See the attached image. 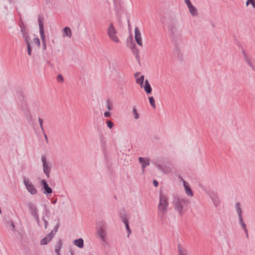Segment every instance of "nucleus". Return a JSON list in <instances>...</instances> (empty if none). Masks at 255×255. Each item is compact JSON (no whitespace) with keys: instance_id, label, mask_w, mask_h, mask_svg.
<instances>
[{"instance_id":"nucleus-1","label":"nucleus","mask_w":255,"mask_h":255,"mask_svg":"<svg viewBox=\"0 0 255 255\" xmlns=\"http://www.w3.org/2000/svg\"><path fill=\"white\" fill-rule=\"evenodd\" d=\"M167 28L176 50L179 52V45L182 42V29L177 20L174 18H169L167 23Z\"/></svg>"},{"instance_id":"nucleus-2","label":"nucleus","mask_w":255,"mask_h":255,"mask_svg":"<svg viewBox=\"0 0 255 255\" xmlns=\"http://www.w3.org/2000/svg\"><path fill=\"white\" fill-rule=\"evenodd\" d=\"M172 197V204L173 205L174 210L179 213L180 216H182L186 207L190 203L189 200L185 197L175 193L173 194Z\"/></svg>"},{"instance_id":"nucleus-3","label":"nucleus","mask_w":255,"mask_h":255,"mask_svg":"<svg viewBox=\"0 0 255 255\" xmlns=\"http://www.w3.org/2000/svg\"><path fill=\"white\" fill-rule=\"evenodd\" d=\"M168 202L167 197L163 195L161 192L159 193V202L158 205V209L162 214H165L167 212Z\"/></svg>"},{"instance_id":"nucleus-4","label":"nucleus","mask_w":255,"mask_h":255,"mask_svg":"<svg viewBox=\"0 0 255 255\" xmlns=\"http://www.w3.org/2000/svg\"><path fill=\"white\" fill-rule=\"evenodd\" d=\"M106 223L103 221H100L97 223V233L102 241H105Z\"/></svg>"},{"instance_id":"nucleus-5","label":"nucleus","mask_w":255,"mask_h":255,"mask_svg":"<svg viewBox=\"0 0 255 255\" xmlns=\"http://www.w3.org/2000/svg\"><path fill=\"white\" fill-rule=\"evenodd\" d=\"M41 162L42 163L43 172L46 176L49 178L51 170V165L50 162L47 161V156L46 155H42Z\"/></svg>"},{"instance_id":"nucleus-6","label":"nucleus","mask_w":255,"mask_h":255,"mask_svg":"<svg viewBox=\"0 0 255 255\" xmlns=\"http://www.w3.org/2000/svg\"><path fill=\"white\" fill-rule=\"evenodd\" d=\"M23 184L25 186L26 189L31 195H35L37 193V190L31 182L29 181L28 178L26 177H23Z\"/></svg>"},{"instance_id":"nucleus-7","label":"nucleus","mask_w":255,"mask_h":255,"mask_svg":"<svg viewBox=\"0 0 255 255\" xmlns=\"http://www.w3.org/2000/svg\"><path fill=\"white\" fill-rule=\"evenodd\" d=\"M117 30L115 28L114 25L111 23L108 29V34L110 39L116 43H119L120 40L118 37L116 35Z\"/></svg>"},{"instance_id":"nucleus-8","label":"nucleus","mask_w":255,"mask_h":255,"mask_svg":"<svg viewBox=\"0 0 255 255\" xmlns=\"http://www.w3.org/2000/svg\"><path fill=\"white\" fill-rule=\"evenodd\" d=\"M204 190L206 191L208 195L212 201L215 207L218 206L220 203V201L218 194L213 191L210 190L207 191L205 189H204Z\"/></svg>"},{"instance_id":"nucleus-9","label":"nucleus","mask_w":255,"mask_h":255,"mask_svg":"<svg viewBox=\"0 0 255 255\" xmlns=\"http://www.w3.org/2000/svg\"><path fill=\"white\" fill-rule=\"evenodd\" d=\"M127 45L129 47L131 50H133V53L135 55L136 58L138 56V51L135 49L136 44L134 43L132 35H130L127 39Z\"/></svg>"},{"instance_id":"nucleus-10","label":"nucleus","mask_w":255,"mask_h":255,"mask_svg":"<svg viewBox=\"0 0 255 255\" xmlns=\"http://www.w3.org/2000/svg\"><path fill=\"white\" fill-rule=\"evenodd\" d=\"M21 108L22 111L23 112L24 114L26 116L28 121L31 120V114H30V111L28 109L27 104L26 102L23 101L21 103Z\"/></svg>"},{"instance_id":"nucleus-11","label":"nucleus","mask_w":255,"mask_h":255,"mask_svg":"<svg viewBox=\"0 0 255 255\" xmlns=\"http://www.w3.org/2000/svg\"><path fill=\"white\" fill-rule=\"evenodd\" d=\"M134 37L135 40L138 45H142L141 33L137 27H135L134 29Z\"/></svg>"},{"instance_id":"nucleus-12","label":"nucleus","mask_w":255,"mask_h":255,"mask_svg":"<svg viewBox=\"0 0 255 255\" xmlns=\"http://www.w3.org/2000/svg\"><path fill=\"white\" fill-rule=\"evenodd\" d=\"M138 161L140 163L142 164L141 168L142 171L143 172L144 171L145 168L149 165V159L148 158H144L139 157L138 159Z\"/></svg>"},{"instance_id":"nucleus-13","label":"nucleus","mask_w":255,"mask_h":255,"mask_svg":"<svg viewBox=\"0 0 255 255\" xmlns=\"http://www.w3.org/2000/svg\"><path fill=\"white\" fill-rule=\"evenodd\" d=\"M44 18L42 15H38V25L39 28V33L40 34H44V23H43Z\"/></svg>"},{"instance_id":"nucleus-14","label":"nucleus","mask_w":255,"mask_h":255,"mask_svg":"<svg viewBox=\"0 0 255 255\" xmlns=\"http://www.w3.org/2000/svg\"><path fill=\"white\" fill-rule=\"evenodd\" d=\"M27 206L29 208L32 216L38 214L37 208L33 203L28 202V203H27Z\"/></svg>"},{"instance_id":"nucleus-15","label":"nucleus","mask_w":255,"mask_h":255,"mask_svg":"<svg viewBox=\"0 0 255 255\" xmlns=\"http://www.w3.org/2000/svg\"><path fill=\"white\" fill-rule=\"evenodd\" d=\"M183 185L187 195L190 196H193V193L192 190L190 188V186L189 185L188 183L185 180H183Z\"/></svg>"},{"instance_id":"nucleus-16","label":"nucleus","mask_w":255,"mask_h":255,"mask_svg":"<svg viewBox=\"0 0 255 255\" xmlns=\"http://www.w3.org/2000/svg\"><path fill=\"white\" fill-rule=\"evenodd\" d=\"M144 90L147 94H150L152 92V88L147 79L144 81V85L143 86Z\"/></svg>"},{"instance_id":"nucleus-17","label":"nucleus","mask_w":255,"mask_h":255,"mask_svg":"<svg viewBox=\"0 0 255 255\" xmlns=\"http://www.w3.org/2000/svg\"><path fill=\"white\" fill-rule=\"evenodd\" d=\"M73 244L79 248H83L84 247V240L82 238L75 240Z\"/></svg>"},{"instance_id":"nucleus-18","label":"nucleus","mask_w":255,"mask_h":255,"mask_svg":"<svg viewBox=\"0 0 255 255\" xmlns=\"http://www.w3.org/2000/svg\"><path fill=\"white\" fill-rule=\"evenodd\" d=\"M63 245V242L61 239H59L55 247V252L57 254H60L61 249Z\"/></svg>"},{"instance_id":"nucleus-19","label":"nucleus","mask_w":255,"mask_h":255,"mask_svg":"<svg viewBox=\"0 0 255 255\" xmlns=\"http://www.w3.org/2000/svg\"><path fill=\"white\" fill-rule=\"evenodd\" d=\"M190 13L191 14L192 16H197L198 14V11L197 8L194 6L193 5H191L189 7H188Z\"/></svg>"},{"instance_id":"nucleus-20","label":"nucleus","mask_w":255,"mask_h":255,"mask_svg":"<svg viewBox=\"0 0 255 255\" xmlns=\"http://www.w3.org/2000/svg\"><path fill=\"white\" fill-rule=\"evenodd\" d=\"M236 209L237 212V214L239 216V219L243 218L242 217V210L241 208L240 203L239 202H237L236 204Z\"/></svg>"},{"instance_id":"nucleus-21","label":"nucleus","mask_w":255,"mask_h":255,"mask_svg":"<svg viewBox=\"0 0 255 255\" xmlns=\"http://www.w3.org/2000/svg\"><path fill=\"white\" fill-rule=\"evenodd\" d=\"M63 36L65 37H68L69 38H70L72 36V33L71 29L69 27H65L63 29Z\"/></svg>"},{"instance_id":"nucleus-22","label":"nucleus","mask_w":255,"mask_h":255,"mask_svg":"<svg viewBox=\"0 0 255 255\" xmlns=\"http://www.w3.org/2000/svg\"><path fill=\"white\" fill-rule=\"evenodd\" d=\"M40 35L42 41V49L43 50H45L46 49L45 35V34H40Z\"/></svg>"},{"instance_id":"nucleus-23","label":"nucleus","mask_w":255,"mask_h":255,"mask_svg":"<svg viewBox=\"0 0 255 255\" xmlns=\"http://www.w3.org/2000/svg\"><path fill=\"white\" fill-rule=\"evenodd\" d=\"M179 255H187V251L180 244L177 246Z\"/></svg>"},{"instance_id":"nucleus-24","label":"nucleus","mask_w":255,"mask_h":255,"mask_svg":"<svg viewBox=\"0 0 255 255\" xmlns=\"http://www.w3.org/2000/svg\"><path fill=\"white\" fill-rule=\"evenodd\" d=\"M43 192L47 196H48L49 194L52 193V189L51 187H49V186H47L43 189Z\"/></svg>"},{"instance_id":"nucleus-25","label":"nucleus","mask_w":255,"mask_h":255,"mask_svg":"<svg viewBox=\"0 0 255 255\" xmlns=\"http://www.w3.org/2000/svg\"><path fill=\"white\" fill-rule=\"evenodd\" d=\"M245 61L248 64V65L250 66V67L254 70L255 71V67L253 65L252 61L251 59L249 58L248 57H246L245 58Z\"/></svg>"},{"instance_id":"nucleus-26","label":"nucleus","mask_w":255,"mask_h":255,"mask_svg":"<svg viewBox=\"0 0 255 255\" xmlns=\"http://www.w3.org/2000/svg\"><path fill=\"white\" fill-rule=\"evenodd\" d=\"M144 76L143 75H141L139 78H137L136 80V82L139 84L140 87H142L144 82Z\"/></svg>"},{"instance_id":"nucleus-27","label":"nucleus","mask_w":255,"mask_h":255,"mask_svg":"<svg viewBox=\"0 0 255 255\" xmlns=\"http://www.w3.org/2000/svg\"><path fill=\"white\" fill-rule=\"evenodd\" d=\"M114 3L116 10L119 11L122 8L121 3L120 2L117 1L116 0H114Z\"/></svg>"},{"instance_id":"nucleus-28","label":"nucleus","mask_w":255,"mask_h":255,"mask_svg":"<svg viewBox=\"0 0 255 255\" xmlns=\"http://www.w3.org/2000/svg\"><path fill=\"white\" fill-rule=\"evenodd\" d=\"M239 223L242 227L244 232H247V230H248L247 228L246 224L243 221V218L239 219Z\"/></svg>"},{"instance_id":"nucleus-29","label":"nucleus","mask_w":255,"mask_h":255,"mask_svg":"<svg viewBox=\"0 0 255 255\" xmlns=\"http://www.w3.org/2000/svg\"><path fill=\"white\" fill-rule=\"evenodd\" d=\"M148 100L150 103V105L154 108H155V100L153 97H148Z\"/></svg>"},{"instance_id":"nucleus-30","label":"nucleus","mask_w":255,"mask_h":255,"mask_svg":"<svg viewBox=\"0 0 255 255\" xmlns=\"http://www.w3.org/2000/svg\"><path fill=\"white\" fill-rule=\"evenodd\" d=\"M20 28H21L20 31H21V34H22L23 38L29 35L28 33L26 31L24 27H22L20 26Z\"/></svg>"},{"instance_id":"nucleus-31","label":"nucleus","mask_w":255,"mask_h":255,"mask_svg":"<svg viewBox=\"0 0 255 255\" xmlns=\"http://www.w3.org/2000/svg\"><path fill=\"white\" fill-rule=\"evenodd\" d=\"M132 114L135 119L137 120L139 118V115L135 107H134L132 109Z\"/></svg>"},{"instance_id":"nucleus-32","label":"nucleus","mask_w":255,"mask_h":255,"mask_svg":"<svg viewBox=\"0 0 255 255\" xmlns=\"http://www.w3.org/2000/svg\"><path fill=\"white\" fill-rule=\"evenodd\" d=\"M246 4L247 6L251 4L253 7L255 8V0H247Z\"/></svg>"},{"instance_id":"nucleus-33","label":"nucleus","mask_w":255,"mask_h":255,"mask_svg":"<svg viewBox=\"0 0 255 255\" xmlns=\"http://www.w3.org/2000/svg\"><path fill=\"white\" fill-rule=\"evenodd\" d=\"M121 218L122 219V222L125 224L128 223V219L127 217V215L126 214H124L121 216Z\"/></svg>"},{"instance_id":"nucleus-34","label":"nucleus","mask_w":255,"mask_h":255,"mask_svg":"<svg viewBox=\"0 0 255 255\" xmlns=\"http://www.w3.org/2000/svg\"><path fill=\"white\" fill-rule=\"evenodd\" d=\"M54 235H55L53 234V232H50L49 234L47 235V236L45 237L50 242L52 239Z\"/></svg>"},{"instance_id":"nucleus-35","label":"nucleus","mask_w":255,"mask_h":255,"mask_svg":"<svg viewBox=\"0 0 255 255\" xmlns=\"http://www.w3.org/2000/svg\"><path fill=\"white\" fill-rule=\"evenodd\" d=\"M40 185L42 186V189L48 186L47 181L45 179H42L40 181Z\"/></svg>"},{"instance_id":"nucleus-36","label":"nucleus","mask_w":255,"mask_h":255,"mask_svg":"<svg viewBox=\"0 0 255 255\" xmlns=\"http://www.w3.org/2000/svg\"><path fill=\"white\" fill-rule=\"evenodd\" d=\"M59 226H60V224L59 222H58L57 224L54 227V229L52 230L51 232H53V234L55 235L57 232L59 228Z\"/></svg>"},{"instance_id":"nucleus-37","label":"nucleus","mask_w":255,"mask_h":255,"mask_svg":"<svg viewBox=\"0 0 255 255\" xmlns=\"http://www.w3.org/2000/svg\"><path fill=\"white\" fill-rule=\"evenodd\" d=\"M107 107L109 111H111L113 109L112 105L111 104V101L109 99L107 100Z\"/></svg>"},{"instance_id":"nucleus-38","label":"nucleus","mask_w":255,"mask_h":255,"mask_svg":"<svg viewBox=\"0 0 255 255\" xmlns=\"http://www.w3.org/2000/svg\"><path fill=\"white\" fill-rule=\"evenodd\" d=\"M7 224L11 228V230L13 232L15 231V225L14 223L12 221L8 222Z\"/></svg>"},{"instance_id":"nucleus-39","label":"nucleus","mask_w":255,"mask_h":255,"mask_svg":"<svg viewBox=\"0 0 255 255\" xmlns=\"http://www.w3.org/2000/svg\"><path fill=\"white\" fill-rule=\"evenodd\" d=\"M48 242H49V241L47 240V239L46 237H44L41 240L40 245H47Z\"/></svg>"},{"instance_id":"nucleus-40","label":"nucleus","mask_w":255,"mask_h":255,"mask_svg":"<svg viewBox=\"0 0 255 255\" xmlns=\"http://www.w3.org/2000/svg\"><path fill=\"white\" fill-rule=\"evenodd\" d=\"M33 42L34 44L37 45V46L38 47L40 46V40L38 38H37V37L34 38L33 40Z\"/></svg>"},{"instance_id":"nucleus-41","label":"nucleus","mask_w":255,"mask_h":255,"mask_svg":"<svg viewBox=\"0 0 255 255\" xmlns=\"http://www.w3.org/2000/svg\"><path fill=\"white\" fill-rule=\"evenodd\" d=\"M23 38L24 39V41H25L26 45L31 44H30L31 39H30L29 35H28V36H27L26 37H23Z\"/></svg>"},{"instance_id":"nucleus-42","label":"nucleus","mask_w":255,"mask_h":255,"mask_svg":"<svg viewBox=\"0 0 255 255\" xmlns=\"http://www.w3.org/2000/svg\"><path fill=\"white\" fill-rule=\"evenodd\" d=\"M107 124L108 127L110 129L112 128L114 126V124L111 121H107Z\"/></svg>"},{"instance_id":"nucleus-43","label":"nucleus","mask_w":255,"mask_h":255,"mask_svg":"<svg viewBox=\"0 0 255 255\" xmlns=\"http://www.w3.org/2000/svg\"><path fill=\"white\" fill-rule=\"evenodd\" d=\"M27 53L29 55H31L32 53V47L31 46V44L27 45Z\"/></svg>"},{"instance_id":"nucleus-44","label":"nucleus","mask_w":255,"mask_h":255,"mask_svg":"<svg viewBox=\"0 0 255 255\" xmlns=\"http://www.w3.org/2000/svg\"><path fill=\"white\" fill-rule=\"evenodd\" d=\"M57 80L59 82H63L64 81V78L61 74H59L57 76Z\"/></svg>"},{"instance_id":"nucleus-45","label":"nucleus","mask_w":255,"mask_h":255,"mask_svg":"<svg viewBox=\"0 0 255 255\" xmlns=\"http://www.w3.org/2000/svg\"><path fill=\"white\" fill-rule=\"evenodd\" d=\"M125 226H126V229L128 231V237L129 236V235L131 233V231L129 228V223H128L127 224H125Z\"/></svg>"},{"instance_id":"nucleus-46","label":"nucleus","mask_w":255,"mask_h":255,"mask_svg":"<svg viewBox=\"0 0 255 255\" xmlns=\"http://www.w3.org/2000/svg\"><path fill=\"white\" fill-rule=\"evenodd\" d=\"M38 121H39V123L40 127L42 130L43 131H44V129H43V120L42 119H41L40 118H38Z\"/></svg>"},{"instance_id":"nucleus-47","label":"nucleus","mask_w":255,"mask_h":255,"mask_svg":"<svg viewBox=\"0 0 255 255\" xmlns=\"http://www.w3.org/2000/svg\"><path fill=\"white\" fill-rule=\"evenodd\" d=\"M42 219L44 222V227H45V229H47V227H48V222L47 220H46L44 218V217H42Z\"/></svg>"},{"instance_id":"nucleus-48","label":"nucleus","mask_w":255,"mask_h":255,"mask_svg":"<svg viewBox=\"0 0 255 255\" xmlns=\"http://www.w3.org/2000/svg\"><path fill=\"white\" fill-rule=\"evenodd\" d=\"M111 115V114L110 112H108V111L105 112V113H104V116L106 118L110 117Z\"/></svg>"},{"instance_id":"nucleus-49","label":"nucleus","mask_w":255,"mask_h":255,"mask_svg":"<svg viewBox=\"0 0 255 255\" xmlns=\"http://www.w3.org/2000/svg\"><path fill=\"white\" fill-rule=\"evenodd\" d=\"M157 167L160 170L163 171H164V168L163 167H162V166L159 164H156Z\"/></svg>"},{"instance_id":"nucleus-50","label":"nucleus","mask_w":255,"mask_h":255,"mask_svg":"<svg viewBox=\"0 0 255 255\" xmlns=\"http://www.w3.org/2000/svg\"><path fill=\"white\" fill-rule=\"evenodd\" d=\"M185 2L186 3L188 7L192 5L190 0H185Z\"/></svg>"},{"instance_id":"nucleus-51","label":"nucleus","mask_w":255,"mask_h":255,"mask_svg":"<svg viewBox=\"0 0 255 255\" xmlns=\"http://www.w3.org/2000/svg\"><path fill=\"white\" fill-rule=\"evenodd\" d=\"M33 217L35 218V220L37 222V223L38 224L39 223V219L38 214H37L36 215H34Z\"/></svg>"},{"instance_id":"nucleus-52","label":"nucleus","mask_w":255,"mask_h":255,"mask_svg":"<svg viewBox=\"0 0 255 255\" xmlns=\"http://www.w3.org/2000/svg\"><path fill=\"white\" fill-rule=\"evenodd\" d=\"M153 184L155 187H157L158 185V182L156 180H153Z\"/></svg>"},{"instance_id":"nucleus-53","label":"nucleus","mask_w":255,"mask_h":255,"mask_svg":"<svg viewBox=\"0 0 255 255\" xmlns=\"http://www.w3.org/2000/svg\"><path fill=\"white\" fill-rule=\"evenodd\" d=\"M242 54H243V55L244 56V59L246 58V57H248L247 54L246 53L245 50H244V49H242Z\"/></svg>"},{"instance_id":"nucleus-54","label":"nucleus","mask_w":255,"mask_h":255,"mask_svg":"<svg viewBox=\"0 0 255 255\" xmlns=\"http://www.w3.org/2000/svg\"><path fill=\"white\" fill-rule=\"evenodd\" d=\"M43 134H44V138L45 139V140L46 141L47 143L48 142V137H47V135L43 132Z\"/></svg>"},{"instance_id":"nucleus-55","label":"nucleus","mask_w":255,"mask_h":255,"mask_svg":"<svg viewBox=\"0 0 255 255\" xmlns=\"http://www.w3.org/2000/svg\"><path fill=\"white\" fill-rule=\"evenodd\" d=\"M139 74H140V73H139V72H137V73H136L134 74V76H135V77H137V76H138L139 75Z\"/></svg>"},{"instance_id":"nucleus-56","label":"nucleus","mask_w":255,"mask_h":255,"mask_svg":"<svg viewBox=\"0 0 255 255\" xmlns=\"http://www.w3.org/2000/svg\"><path fill=\"white\" fill-rule=\"evenodd\" d=\"M245 233L246 234L247 238H249V235H248V230H247V232H245Z\"/></svg>"},{"instance_id":"nucleus-57","label":"nucleus","mask_w":255,"mask_h":255,"mask_svg":"<svg viewBox=\"0 0 255 255\" xmlns=\"http://www.w3.org/2000/svg\"><path fill=\"white\" fill-rule=\"evenodd\" d=\"M56 201H56V200H54V201H52V203H53V204H56Z\"/></svg>"},{"instance_id":"nucleus-58","label":"nucleus","mask_w":255,"mask_h":255,"mask_svg":"<svg viewBox=\"0 0 255 255\" xmlns=\"http://www.w3.org/2000/svg\"><path fill=\"white\" fill-rule=\"evenodd\" d=\"M128 25L129 26V20H128Z\"/></svg>"},{"instance_id":"nucleus-59","label":"nucleus","mask_w":255,"mask_h":255,"mask_svg":"<svg viewBox=\"0 0 255 255\" xmlns=\"http://www.w3.org/2000/svg\"><path fill=\"white\" fill-rule=\"evenodd\" d=\"M71 255H74V254L73 253H71Z\"/></svg>"},{"instance_id":"nucleus-60","label":"nucleus","mask_w":255,"mask_h":255,"mask_svg":"<svg viewBox=\"0 0 255 255\" xmlns=\"http://www.w3.org/2000/svg\"><path fill=\"white\" fill-rule=\"evenodd\" d=\"M57 255H61L60 254H57Z\"/></svg>"}]
</instances>
